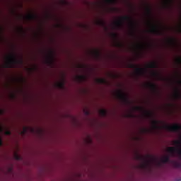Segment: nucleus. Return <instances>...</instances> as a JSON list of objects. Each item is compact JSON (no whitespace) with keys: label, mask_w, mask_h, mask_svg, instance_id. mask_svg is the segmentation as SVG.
Instances as JSON below:
<instances>
[{"label":"nucleus","mask_w":181,"mask_h":181,"mask_svg":"<svg viewBox=\"0 0 181 181\" xmlns=\"http://www.w3.org/2000/svg\"><path fill=\"white\" fill-rule=\"evenodd\" d=\"M14 158L16 159V160H21V158L19 156V155H18V153H14Z\"/></svg>","instance_id":"obj_29"},{"label":"nucleus","mask_w":181,"mask_h":181,"mask_svg":"<svg viewBox=\"0 0 181 181\" xmlns=\"http://www.w3.org/2000/svg\"><path fill=\"white\" fill-rule=\"evenodd\" d=\"M79 67L81 68V67H83V66L81 65V66H79Z\"/></svg>","instance_id":"obj_48"},{"label":"nucleus","mask_w":181,"mask_h":181,"mask_svg":"<svg viewBox=\"0 0 181 181\" xmlns=\"http://www.w3.org/2000/svg\"><path fill=\"white\" fill-rule=\"evenodd\" d=\"M56 86L57 87V88H59L60 90H63L64 88V80L57 83Z\"/></svg>","instance_id":"obj_15"},{"label":"nucleus","mask_w":181,"mask_h":181,"mask_svg":"<svg viewBox=\"0 0 181 181\" xmlns=\"http://www.w3.org/2000/svg\"><path fill=\"white\" fill-rule=\"evenodd\" d=\"M141 132H143V134H148V133L151 132V130L148 129H142Z\"/></svg>","instance_id":"obj_30"},{"label":"nucleus","mask_w":181,"mask_h":181,"mask_svg":"<svg viewBox=\"0 0 181 181\" xmlns=\"http://www.w3.org/2000/svg\"><path fill=\"white\" fill-rule=\"evenodd\" d=\"M93 56L95 59H100L101 57V52H100V50L95 49L93 51Z\"/></svg>","instance_id":"obj_17"},{"label":"nucleus","mask_w":181,"mask_h":181,"mask_svg":"<svg viewBox=\"0 0 181 181\" xmlns=\"http://www.w3.org/2000/svg\"><path fill=\"white\" fill-rule=\"evenodd\" d=\"M152 127L153 129H159V121L158 120H153L152 122Z\"/></svg>","instance_id":"obj_14"},{"label":"nucleus","mask_w":181,"mask_h":181,"mask_svg":"<svg viewBox=\"0 0 181 181\" xmlns=\"http://www.w3.org/2000/svg\"><path fill=\"white\" fill-rule=\"evenodd\" d=\"M179 62H180V63H181V58L179 59Z\"/></svg>","instance_id":"obj_46"},{"label":"nucleus","mask_w":181,"mask_h":181,"mask_svg":"<svg viewBox=\"0 0 181 181\" xmlns=\"http://www.w3.org/2000/svg\"><path fill=\"white\" fill-rule=\"evenodd\" d=\"M116 46H117V47H122V44L118 42V43L116 44Z\"/></svg>","instance_id":"obj_37"},{"label":"nucleus","mask_w":181,"mask_h":181,"mask_svg":"<svg viewBox=\"0 0 181 181\" xmlns=\"http://www.w3.org/2000/svg\"><path fill=\"white\" fill-rule=\"evenodd\" d=\"M106 2H107V4H115L117 0H106Z\"/></svg>","instance_id":"obj_33"},{"label":"nucleus","mask_w":181,"mask_h":181,"mask_svg":"<svg viewBox=\"0 0 181 181\" xmlns=\"http://www.w3.org/2000/svg\"><path fill=\"white\" fill-rule=\"evenodd\" d=\"M178 155H179V156H180V158L181 159V151H179Z\"/></svg>","instance_id":"obj_42"},{"label":"nucleus","mask_w":181,"mask_h":181,"mask_svg":"<svg viewBox=\"0 0 181 181\" xmlns=\"http://www.w3.org/2000/svg\"><path fill=\"white\" fill-rule=\"evenodd\" d=\"M64 4H66V1H63Z\"/></svg>","instance_id":"obj_47"},{"label":"nucleus","mask_w":181,"mask_h":181,"mask_svg":"<svg viewBox=\"0 0 181 181\" xmlns=\"http://www.w3.org/2000/svg\"><path fill=\"white\" fill-rule=\"evenodd\" d=\"M5 135H11V131L9 130H6L5 132H4Z\"/></svg>","instance_id":"obj_36"},{"label":"nucleus","mask_w":181,"mask_h":181,"mask_svg":"<svg viewBox=\"0 0 181 181\" xmlns=\"http://www.w3.org/2000/svg\"><path fill=\"white\" fill-rule=\"evenodd\" d=\"M135 158L136 160H140L141 162H144L141 164V168L143 169H146V168H148V165H149V161L146 160V157L145 156H142L139 153H136Z\"/></svg>","instance_id":"obj_7"},{"label":"nucleus","mask_w":181,"mask_h":181,"mask_svg":"<svg viewBox=\"0 0 181 181\" xmlns=\"http://www.w3.org/2000/svg\"><path fill=\"white\" fill-rule=\"evenodd\" d=\"M135 111H144V109L142 107L136 106L134 107Z\"/></svg>","instance_id":"obj_28"},{"label":"nucleus","mask_w":181,"mask_h":181,"mask_svg":"<svg viewBox=\"0 0 181 181\" xmlns=\"http://www.w3.org/2000/svg\"><path fill=\"white\" fill-rule=\"evenodd\" d=\"M27 132H28V128L23 127V131L21 132L22 135L26 134Z\"/></svg>","instance_id":"obj_31"},{"label":"nucleus","mask_w":181,"mask_h":181,"mask_svg":"<svg viewBox=\"0 0 181 181\" xmlns=\"http://www.w3.org/2000/svg\"><path fill=\"white\" fill-rule=\"evenodd\" d=\"M117 97L122 103L125 104L126 105H128L131 104V100H129V98H128V96L125 93H124L122 90H119L117 93Z\"/></svg>","instance_id":"obj_4"},{"label":"nucleus","mask_w":181,"mask_h":181,"mask_svg":"<svg viewBox=\"0 0 181 181\" xmlns=\"http://www.w3.org/2000/svg\"><path fill=\"white\" fill-rule=\"evenodd\" d=\"M148 25L151 26V29L150 30L151 33H153L158 36H162V35H163V32L155 25V24L152 23L151 21L148 22Z\"/></svg>","instance_id":"obj_8"},{"label":"nucleus","mask_w":181,"mask_h":181,"mask_svg":"<svg viewBox=\"0 0 181 181\" xmlns=\"http://www.w3.org/2000/svg\"><path fill=\"white\" fill-rule=\"evenodd\" d=\"M146 12L149 16H151V15L152 14V9L151 8V6L149 5L146 6Z\"/></svg>","instance_id":"obj_23"},{"label":"nucleus","mask_w":181,"mask_h":181,"mask_svg":"<svg viewBox=\"0 0 181 181\" xmlns=\"http://www.w3.org/2000/svg\"><path fill=\"white\" fill-rule=\"evenodd\" d=\"M174 98H175V100H180V98H181V93L180 90H179V89L175 90Z\"/></svg>","instance_id":"obj_16"},{"label":"nucleus","mask_w":181,"mask_h":181,"mask_svg":"<svg viewBox=\"0 0 181 181\" xmlns=\"http://www.w3.org/2000/svg\"><path fill=\"white\" fill-rule=\"evenodd\" d=\"M112 37H113V39H115V40H117L118 39V34L117 33H112Z\"/></svg>","instance_id":"obj_32"},{"label":"nucleus","mask_w":181,"mask_h":181,"mask_svg":"<svg viewBox=\"0 0 181 181\" xmlns=\"http://www.w3.org/2000/svg\"><path fill=\"white\" fill-rule=\"evenodd\" d=\"M2 145H3L2 139L0 137V146H2Z\"/></svg>","instance_id":"obj_39"},{"label":"nucleus","mask_w":181,"mask_h":181,"mask_svg":"<svg viewBox=\"0 0 181 181\" xmlns=\"http://www.w3.org/2000/svg\"><path fill=\"white\" fill-rule=\"evenodd\" d=\"M36 68H28V70L30 73H32L33 71H35Z\"/></svg>","instance_id":"obj_35"},{"label":"nucleus","mask_w":181,"mask_h":181,"mask_svg":"<svg viewBox=\"0 0 181 181\" xmlns=\"http://www.w3.org/2000/svg\"><path fill=\"white\" fill-rule=\"evenodd\" d=\"M168 42L171 45V46H175V45H176V40H175V38H170L168 40Z\"/></svg>","instance_id":"obj_25"},{"label":"nucleus","mask_w":181,"mask_h":181,"mask_svg":"<svg viewBox=\"0 0 181 181\" xmlns=\"http://www.w3.org/2000/svg\"><path fill=\"white\" fill-rule=\"evenodd\" d=\"M127 67L128 69H134L136 74H138L139 76H143V74H145V69L142 68V67H138V65L132 63V62H129L127 64Z\"/></svg>","instance_id":"obj_3"},{"label":"nucleus","mask_w":181,"mask_h":181,"mask_svg":"<svg viewBox=\"0 0 181 181\" xmlns=\"http://www.w3.org/2000/svg\"><path fill=\"white\" fill-rule=\"evenodd\" d=\"M21 32H23V27H21Z\"/></svg>","instance_id":"obj_44"},{"label":"nucleus","mask_w":181,"mask_h":181,"mask_svg":"<svg viewBox=\"0 0 181 181\" xmlns=\"http://www.w3.org/2000/svg\"><path fill=\"white\" fill-rule=\"evenodd\" d=\"M171 5H172V0H165L164 7L170 8Z\"/></svg>","instance_id":"obj_21"},{"label":"nucleus","mask_w":181,"mask_h":181,"mask_svg":"<svg viewBox=\"0 0 181 181\" xmlns=\"http://www.w3.org/2000/svg\"><path fill=\"white\" fill-rule=\"evenodd\" d=\"M96 82L98 83V84H108V81H106L105 78H98L96 79Z\"/></svg>","instance_id":"obj_13"},{"label":"nucleus","mask_w":181,"mask_h":181,"mask_svg":"<svg viewBox=\"0 0 181 181\" xmlns=\"http://www.w3.org/2000/svg\"><path fill=\"white\" fill-rule=\"evenodd\" d=\"M152 75L154 77H157L158 78V80H163V78L162 76H160V74H159V73H158V72L154 71L152 73Z\"/></svg>","instance_id":"obj_24"},{"label":"nucleus","mask_w":181,"mask_h":181,"mask_svg":"<svg viewBox=\"0 0 181 181\" xmlns=\"http://www.w3.org/2000/svg\"><path fill=\"white\" fill-rule=\"evenodd\" d=\"M76 80L78 81V83H84V81L87 80V77L84 75H78L76 76Z\"/></svg>","instance_id":"obj_10"},{"label":"nucleus","mask_w":181,"mask_h":181,"mask_svg":"<svg viewBox=\"0 0 181 181\" xmlns=\"http://www.w3.org/2000/svg\"><path fill=\"white\" fill-rule=\"evenodd\" d=\"M95 23L98 25V26H102L103 28H105V30H107V26L105 25V22L103 20H97L95 21Z\"/></svg>","instance_id":"obj_11"},{"label":"nucleus","mask_w":181,"mask_h":181,"mask_svg":"<svg viewBox=\"0 0 181 181\" xmlns=\"http://www.w3.org/2000/svg\"><path fill=\"white\" fill-rule=\"evenodd\" d=\"M142 45H141V44H137L136 45V47H137V49H139V47H141Z\"/></svg>","instance_id":"obj_38"},{"label":"nucleus","mask_w":181,"mask_h":181,"mask_svg":"<svg viewBox=\"0 0 181 181\" xmlns=\"http://www.w3.org/2000/svg\"><path fill=\"white\" fill-rule=\"evenodd\" d=\"M148 86L149 87V88H151L153 91H154V93H158V86H156V84L155 83H148Z\"/></svg>","instance_id":"obj_12"},{"label":"nucleus","mask_w":181,"mask_h":181,"mask_svg":"<svg viewBox=\"0 0 181 181\" xmlns=\"http://www.w3.org/2000/svg\"><path fill=\"white\" fill-rule=\"evenodd\" d=\"M162 163H172L173 168H175L176 169H181V163L175 161V160H170V158L168 156H164L161 159Z\"/></svg>","instance_id":"obj_5"},{"label":"nucleus","mask_w":181,"mask_h":181,"mask_svg":"<svg viewBox=\"0 0 181 181\" xmlns=\"http://www.w3.org/2000/svg\"><path fill=\"white\" fill-rule=\"evenodd\" d=\"M99 114H100V117H107V111L105 110V109L100 110Z\"/></svg>","instance_id":"obj_22"},{"label":"nucleus","mask_w":181,"mask_h":181,"mask_svg":"<svg viewBox=\"0 0 181 181\" xmlns=\"http://www.w3.org/2000/svg\"><path fill=\"white\" fill-rule=\"evenodd\" d=\"M2 114H4V110H0V115H2Z\"/></svg>","instance_id":"obj_43"},{"label":"nucleus","mask_w":181,"mask_h":181,"mask_svg":"<svg viewBox=\"0 0 181 181\" xmlns=\"http://www.w3.org/2000/svg\"><path fill=\"white\" fill-rule=\"evenodd\" d=\"M163 128L170 132H180L181 131V125L179 124H175L172 126L169 124H164Z\"/></svg>","instance_id":"obj_6"},{"label":"nucleus","mask_w":181,"mask_h":181,"mask_svg":"<svg viewBox=\"0 0 181 181\" xmlns=\"http://www.w3.org/2000/svg\"><path fill=\"white\" fill-rule=\"evenodd\" d=\"M27 19L28 21H34V19H36V15L33 14V13H30V14H28L27 16H26Z\"/></svg>","instance_id":"obj_20"},{"label":"nucleus","mask_w":181,"mask_h":181,"mask_svg":"<svg viewBox=\"0 0 181 181\" xmlns=\"http://www.w3.org/2000/svg\"><path fill=\"white\" fill-rule=\"evenodd\" d=\"M23 64V58L21 57L18 59L15 54H11L6 57V62L4 64L6 69H15L18 66H22Z\"/></svg>","instance_id":"obj_1"},{"label":"nucleus","mask_w":181,"mask_h":181,"mask_svg":"<svg viewBox=\"0 0 181 181\" xmlns=\"http://www.w3.org/2000/svg\"><path fill=\"white\" fill-rule=\"evenodd\" d=\"M111 11H112L113 12H115V11H117V8H112Z\"/></svg>","instance_id":"obj_40"},{"label":"nucleus","mask_w":181,"mask_h":181,"mask_svg":"<svg viewBox=\"0 0 181 181\" xmlns=\"http://www.w3.org/2000/svg\"><path fill=\"white\" fill-rule=\"evenodd\" d=\"M174 145H175L176 146H178V148H180L181 147V141L180 140L174 141Z\"/></svg>","instance_id":"obj_27"},{"label":"nucleus","mask_w":181,"mask_h":181,"mask_svg":"<svg viewBox=\"0 0 181 181\" xmlns=\"http://www.w3.org/2000/svg\"><path fill=\"white\" fill-rule=\"evenodd\" d=\"M85 114H86V115H88L90 114V112H88V111H86Z\"/></svg>","instance_id":"obj_41"},{"label":"nucleus","mask_w":181,"mask_h":181,"mask_svg":"<svg viewBox=\"0 0 181 181\" xmlns=\"http://www.w3.org/2000/svg\"><path fill=\"white\" fill-rule=\"evenodd\" d=\"M0 132H2V128L0 127Z\"/></svg>","instance_id":"obj_45"},{"label":"nucleus","mask_w":181,"mask_h":181,"mask_svg":"<svg viewBox=\"0 0 181 181\" xmlns=\"http://www.w3.org/2000/svg\"><path fill=\"white\" fill-rule=\"evenodd\" d=\"M146 116L148 117V118H153V113L151 111H146Z\"/></svg>","instance_id":"obj_26"},{"label":"nucleus","mask_w":181,"mask_h":181,"mask_svg":"<svg viewBox=\"0 0 181 181\" xmlns=\"http://www.w3.org/2000/svg\"><path fill=\"white\" fill-rule=\"evenodd\" d=\"M47 64H49L50 66H53V51H51L49 53V55L47 56V60H46Z\"/></svg>","instance_id":"obj_9"},{"label":"nucleus","mask_w":181,"mask_h":181,"mask_svg":"<svg viewBox=\"0 0 181 181\" xmlns=\"http://www.w3.org/2000/svg\"><path fill=\"white\" fill-rule=\"evenodd\" d=\"M135 115H134L132 113H129L127 115L128 118H134Z\"/></svg>","instance_id":"obj_34"},{"label":"nucleus","mask_w":181,"mask_h":181,"mask_svg":"<svg viewBox=\"0 0 181 181\" xmlns=\"http://www.w3.org/2000/svg\"><path fill=\"white\" fill-rule=\"evenodd\" d=\"M148 69H156L158 67V64L156 62H151L147 65Z\"/></svg>","instance_id":"obj_19"},{"label":"nucleus","mask_w":181,"mask_h":181,"mask_svg":"<svg viewBox=\"0 0 181 181\" xmlns=\"http://www.w3.org/2000/svg\"><path fill=\"white\" fill-rule=\"evenodd\" d=\"M168 152L173 156L175 155V152H176V148L175 147H168Z\"/></svg>","instance_id":"obj_18"},{"label":"nucleus","mask_w":181,"mask_h":181,"mask_svg":"<svg viewBox=\"0 0 181 181\" xmlns=\"http://www.w3.org/2000/svg\"><path fill=\"white\" fill-rule=\"evenodd\" d=\"M124 21L129 22L130 26L132 29V35H134V32L135 29H136V23H135V21H134L132 18H131L130 16H126L121 17L119 20L114 23V25L115 26V28H117V29H122L124 28Z\"/></svg>","instance_id":"obj_2"}]
</instances>
